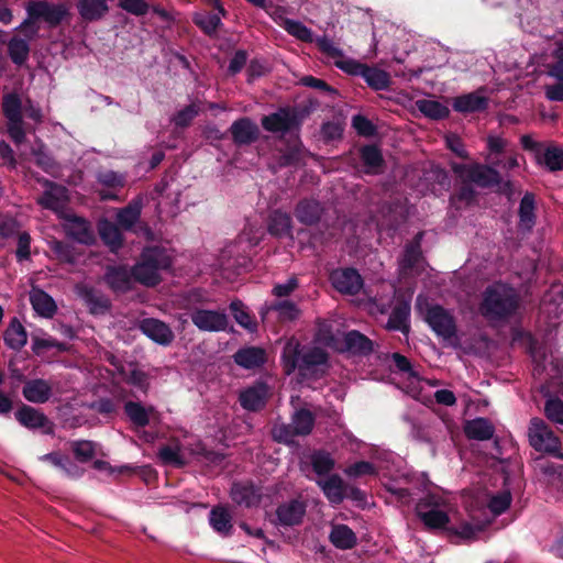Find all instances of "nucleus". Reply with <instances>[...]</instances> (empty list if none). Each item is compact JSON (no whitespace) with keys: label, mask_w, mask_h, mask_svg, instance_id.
Listing matches in <instances>:
<instances>
[{"label":"nucleus","mask_w":563,"mask_h":563,"mask_svg":"<svg viewBox=\"0 0 563 563\" xmlns=\"http://www.w3.org/2000/svg\"><path fill=\"white\" fill-rule=\"evenodd\" d=\"M234 362L245 368L254 369L263 366L266 362V353L257 346H245L239 349L233 355Z\"/></svg>","instance_id":"31"},{"label":"nucleus","mask_w":563,"mask_h":563,"mask_svg":"<svg viewBox=\"0 0 563 563\" xmlns=\"http://www.w3.org/2000/svg\"><path fill=\"white\" fill-rule=\"evenodd\" d=\"M316 341L340 353L367 355L373 351L372 341L361 332L352 330L333 333L327 324L319 328Z\"/></svg>","instance_id":"6"},{"label":"nucleus","mask_w":563,"mask_h":563,"mask_svg":"<svg viewBox=\"0 0 563 563\" xmlns=\"http://www.w3.org/2000/svg\"><path fill=\"white\" fill-rule=\"evenodd\" d=\"M262 126L272 133L286 134L298 126V121L294 112L282 108L274 113L263 117Z\"/></svg>","instance_id":"18"},{"label":"nucleus","mask_w":563,"mask_h":563,"mask_svg":"<svg viewBox=\"0 0 563 563\" xmlns=\"http://www.w3.org/2000/svg\"><path fill=\"white\" fill-rule=\"evenodd\" d=\"M465 435L472 440L485 441L493 438L495 428L486 418H475L464 426Z\"/></svg>","instance_id":"38"},{"label":"nucleus","mask_w":563,"mask_h":563,"mask_svg":"<svg viewBox=\"0 0 563 563\" xmlns=\"http://www.w3.org/2000/svg\"><path fill=\"white\" fill-rule=\"evenodd\" d=\"M323 494L332 505H339L345 497V488L343 481L339 475L328 476L325 479L318 482Z\"/></svg>","instance_id":"39"},{"label":"nucleus","mask_w":563,"mask_h":563,"mask_svg":"<svg viewBox=\"0 0 563 563\" xmlns=\"http://www.w3.org/2000/svg\"><path fill=\"white\" fill-rule=\"evenodd\" d=\"M268 396V385L263 380H257L252 386L241 390L239 400L244 409L249 411H256L265 406Z\"/></svg>","instance_id":"17"},{"label":"nucleus","mask_w":563,"mask_h":563,"mask_svg":"<svg viewBox=\"0 0 563 563\" xmlns=\"http://www.w3.org/2000/svg\"><path fill=\"white\" fill-rule=\"evenodd\" d=\"M142 211V199L137 198L132 200L126 207L120 209L117 213V222L125 230L139 221Z\"/></svg>","instance_id":"43"},{"label":"nucleus","mask_w":563,"mask_h":563,"mask_svg":"<svg viewBox=\"0 0 563 563\" xmlns=\"http://www.w3.org/2000/svg\"><path fill=\"white\" fill-rule=\"evenodd\" d=\"M191 322L203 332H221L228 327V316L224 311L212 309H195L190 312Z\"/></svg>","instance_id":"13"},{"label":"nucleus","mask_w":563,"mask_h":563,"mask_svg":"<svg viewBox=\"0 0 563 563\" xmlns=\"http://www.w3.org/2000/svg\"><path fill=\"white\" fill-rule=\"evenodd\" d=\"M3 341L4 344L13 351H20L26 345V330L16 317L10 320L3 333Z\"/></svg>","instance_id":"34"},{"label":"nucleus","mask_w":563,"mask_h":563,"mask_svg":"<svg viewBox=\"0 0 563 563\" xmlns=\"http://www.w3.org/2000/svg\"><path fill=\"white\" fill-rule=\"evenodd\" d=\"M273 438L277 442L290 444L295 441V438L299 434L295 432L292 422L290 423H278L273 427Z\"/></svg>","instance_id":"57"},{"label":"nucleus","mask_w":563,"mask_h":563,"mask_svg":"<svg viewBox=\"0 0 563 563\" xmlns=\"http://www.w3.org/2000/svg\"><path fill=\"white\" fill-rule=\"evenodd\" d=\"M209 523L216 532L223 537H228L232 532V515L227 507H213L209 512Z\"/></svg>","instance_id":"37"},{"label":"nucleus","mask_w":563,"mask_h":563,"mask_svg":"<svg viewBox=\"0 0 563 563\" xmlns=\"http://www.w3.org/2000/svg\"><path fill=\"white\" fill-rule=\"evenodd\" d=\"M424 320L432 331L453 347H459L460 340L456 334V324L453 314L440 305H428Z\"/></svg>","instance_id":"8"},{"label":"nucleus","mask_w":563,"mask_h":563,"mask_svg":"<svg viewBox=\"0 0 563 563\" xmlns=\"http://www.w3.org/2000/svg\"><path fill=\"white\" fill-rule=\"evenodd\" d=\"M230 310L235 321L244 329L253 332L256 330V323L245 309V306L240 300H233L230 303Z\"/></svg>","instance_id":"54"},{"label":"nucleus","mask_w":563,"mask_h":563,"mask_svg":"<svg viewBox=\"0 0 563 563\" xmlns=\"http://www.w3.org/2000/svg\"><path fill=\"white\" fill-rule=\"evenodd\" d=\"M198 108L195 104H189L177 111L172 121L176 126L185 128L190 124V122L198 115Z\"/></svg>","instance_id":"61"},{"label":"nucleus","mask_w":563,"mask_h":563,"mask_svg":"<svg viewBox=\"0 0 563 563\" xmlns=\"http://www.w3.org/2000/svg\"><path fill=\"white\" fill-rule=\"evenodd\" d=\"M539 163H543L549 170H562L563 169V150L559 147H548L542 156L538 157Z\"/></svg>","instance_id":"56"},{"label":"nucleus","mask_w":563,"mask_h":563,"mask_svg":"<svg viewBox=\"0 0 563 563\" xmlns=\"http://www.w3.org/2000/svg\"><path fill=\"white\" fill-rule=\"evenodd\" d=\"M552 57L549 75L556 79V82L545 87V96L551 101H563V41L555 44Z\"/></svg>","instance_id":"14"},{"label":"nucleus","mask_w":563,"mask_h":563,"mask_svg":"<svg viewBox=\"0 0 563 563\" xmlns=\"http://www.w3.org/2000/svg\"><path fill=\"white\" fill-rule=\"evenodd\" d=\"M492 522V519H486L481 522H461L456 528H454V533L463 540H474L477 538L478 533L484 531L485 528Z\"/></svg>","instance_id":"51"},{"label":"nucleus","mask_w":563,"mask_h":563,"mask_svg":"<svg viewBox=\"0 0 563 563\" xmlns=\"http://www.w3.org/2000/svg\"><path fill=\"white\" fill-rule=\"evenodd\" d=\"M263 235L261 228L247 224L234 242L229 243L221 250L219 267L223 277L230 278L231 274L238 275L251 267L250 252L260 244Z\"/></svg>","instance_id":"4"},{"label":"nucleus","mask_w":563,"mask_h":563,"mask_svg":"<svg viewBox=\"0 0 563 563\" xmlns=\"http://www.w3.org/2000/svg\"><path fill=\"white\" fill-rule=\"evenodd\" d=\"M416 514L430 529H442L449 523L445 500L438 495L428 494L420 498L416 505Z\"/></svg>","instance_id":"9"},{"label":"nucleus","mask_w":563,"mask_h":563,"mask_svg":"<svg viewBox=\"0 0 563 563\" xmlns=\"http://www.w3.org/2000/svg\"><path fill=\"white\" fill-rule=\"evenodd\" d=\"M49 249L60 261L70 264L75 262L73 247L67 243L59 240H53L49 242Z\"/></svg>","instance_id":"64"},{"label":"nucleus","mask_w":563,"mask_h":563,"mask_svg":"<svg viewBox=\"0 0 563 563\" xmlns=\"http://www.w3.org/2000/svg\"><path fill=\"white\" fill-rule=\"evenodd\" d=\"M330 541L335 548L347 550L356 544V536L346 525H335L331 529Z\"/></svg>","instance_id":"41"},{"label":"nucleus","mask_w":563,"mask_h":563,"mask_svg":"<svg viewBox=\"0 0 563 563\" xmlns=\"http://www.w3.org/2000/svg\"><path fill=\"white\" fill-rule=\"evenodd\" d=\"M223 15L217 11L216 13L197 12L194 15V22L208 35L214 34L221 23Z\"/></svg>","instance_id":"47"},{"label":"nucleus","mask_w":563,"mask_h":563,"mask_svg":"<svg viewBox=\"0 0 563 563\" xmlns=\"http://www.w3.org/2000/svg\"><path fill=\"white\" fill-rule=\"evenodd\" d=\"M124 410L129 419L137 427H145L150 422V413L140 402L128 401Z\"/></svg>","instance_id":"52"},{"label":"nucleus","mask_w":563,"mask_h":563,"mask_svg":"<svg viewBox=\"0 0 563 563\" xmlns=\"http://www.w3.org/2000/svg\"><path fill=\"white\" fill-rule=\"evenodd\" d=\"M511 501H512V496H511L510 490H508V489H505V490L498 492L497 494L492 495L489 497L488 504H487V507L493 516V518H490V519L493 520L495 517L500 516L501 514L506 512L509 509Z\"/></svg>","instance_id":"48"},{"label":"nucleus","mask_w":563,"mask_h":563,"mask_svg":"<svg viewBox=\"0 0 563 563\" xmlns=\"http://www.w3.org/2000/svg\"><path fill=\"white\" fill-rule=\"evenodd\" d=\"M23 397L32 404H45L53 396L52 384L43 378L27 379L22 388Z\"/></svg>","instance_id":"24"},{"label":"nucleus","mask_w":563,"mask_h":563,"mask_svg":"<svg viewBox=\"0 0 563 563\" xmlns=\"http://www.w3.org/2000/svg\"><path fill=\"white\" fill-rule=\"evenodd\" d=\"M295 432L299 435H308L314 424V416L307 409L297 410L291 418Z\"/></svg>","instance_id":"50"},{"label":"nucleus","mask_w":563,"mask_h":563,"mask_svg":"<svg viewBox=\"0 0 563 563\" xmlns=\"http://www.w3.org/2000/svg\"><path fill=\"white\" fill-rule=\"evenodd\" d=\"M453 172L464 181L473 183L483 188H492L498 186L499 191L510 197L512 195L511 180H503L499 172L495 166L482 164H455Z\"/></svg>","instance_id":"7"},{"label":"nucleus","mask_w":563,"mask_h":563,"mask_svg":"<svg viewBox=\"0 0 563 563\" xmlns=\"http://www.w3.org/2000/svg\"><path fill=\"white\" fill-rule=\"evenodd\" d=\"M173 265V256L168 250L159 246H147L141 253L140 262L132 267L134 280L154 287L161 282V272Z\"/></svg>","instance_id":"5"},{"label":"nucleus","mask_w":563,"mask_h":563,"mask_svg":"<svg viewBox=\"0 0 563 563\" xmlns=\"http://www.w3.org/2000/svg\"><path fill=\"white\" fill-rule=\"evenodd\" d=\"M488 107V98L484 89L460 95L452 100L454 111L463 114L481 112Z\"/></svg>","instance_id":"21"},{"label":"nucleus","mask_w":563,"mask_h":563,"mask_svg":"<svg viewBox=\"0 0 563 563\" xmlns=\"http://www.w3.org/2000/svg\"><path fill=\"white\" fill-rule=\"evenodd\" d=\"M318 48L327 57L333 60L335 67L351 76L362 77L368 87L374 90H386L390 85V76L387 71L377 67L363 64L344 54L343 49L328 36L317 40Z\"/></svg>","instance_id":"3"},{"label":"nucleus","mask_w":563,"mask_h":563,"mask_svg":"<svg viewBox=\"0 0 563 563\" xmlns=\"http://www.w3.org/2000/svg\"><path fill=\"white\" fill-rule=\"evenodd\" d=\"M307 511V505L300 498H294L282 503L275 510V525L280 527H294L302 522Z\"/></svg>","instance_id":"15"},{"label":"nucleus","mask_w":563,"mask_h":563,"mask_svg":"<svg viewBox=\"0 0 563 563\" xmlns=\"http://www.w3.org/2000/svg\"><path fill=\"white\" fill-rule=\"evenodd\" d=\"M67 200V189L64 186L49 181L43 195L37 199V203L45 209L60 212L64 210Z\"/></svg>","instance_id":"26"},{"label":"nucleus","mask_w":563,"mask_h":563,"mask_svg":"<svg viewBox=\"0 0 563 563\" xmlns=\"http://www.w3.org/2000/svg\"><path fill=\"white\" fill-rule=\"evenodd\" d=\"M313 471L318 475L328 474L334 466V460L331 454L324 451H316L310 456Z\"/></svg>","instance_id":"55"},{"label":"nucleus","mask_w":563,"mask_h":563,"mask_svg":"<svg viewBox=\"0 0 563 563\" xmlns=\"http://www.w3.org/2000/svg\"><path fill=\"white\" fill-rule=\"evenodd\" d=\"M410 301L402 300L397 302L391 309L386 328L402 333L409 332Z\"/></svg>","instance_id":"36"},{"label":"nucleus","mask_w":563,"mask_h":563,"mask_svg":"<svg viewBox=\"0 0 563 563\" xmlns=\"http://www.w3.org/2000/svg\"><path fill=\"white\" fill-rule=\"evenodd\" d=\"M140 330L144 335L162 346H168L174 341L170 327L155 318H146L140 322Z\"/></svg>","instance_id":"20"},{"label":"nucleus","mask_w":563,"mask_h":563,"mask_svg":"<svg viewBox=\"0 0 563 563\" xmlns=\"http://www.w3.org/2000/svg\"><path fill=\"white\" fill-rule=\"evenodd\" d=\"M284 23V30L291 36L296 37L299 41L306 42V43H312L317 42V40L320 37L313 36V32L311 29L306 26L301 21L299 20H286L283 21Z\"/></svg>","instance_id":"46"},{"label":"nucleus","mask_w":563,"mask_h":563,"mask_svg":"<svg viewBox=\"0 0 563 563\" xmlns=\"http://www.w3.org/2000/svg\"><path fill=\"white\" fill-rule=\"evenodd\" d=\"M272 309L278 312V317L284 320H295L299 316L297 305L289 300H282L272 306Z\"/></svg>","instance_id":"63"},{"label":"nucleus","mask_w":563,"mask_h":563,"mask_svg":"<svg viewBox=\"0 0 563 563\" xmlns=\"http://www.w3.org/2000/svg\"><path fill=\"white\" fill-rule=\"evenodd\" d=\"M79 297L88 306L91 313H104L110 309L109 299L92 287L82 286L77 288Z\"/></svg>","instance_id":"35"},{"label":"nucleus","mask_w":563,"mask_h":563,"mask_svg":"<svg viewBox=\"0 0 563 563\" xmlns=\"http://www.w3.org/2000/svg\"><path fill=\"white\" fill-rule=\"evenodd\" d=\"M76 8L87 22L101 20L109 11L108 0H77Z\"/></svg>","instance_id":"33"},{"label":"nucleus","mask_w":563,"mask_h":563,"mask_svg":"<svg viewBox=\"0 0 563 563\" xmlns=\"http://www.w3.org/2000/svg\"><path fill=\"white\" fill-rule=\"evenodd\" d=\"M157 456L165 465L183 466L185 460L178 443L162 445L158 449Z\"/></svg>","instance_id":"49"},{"label":"nucleus","mask_w":563,"mask_h":563,"mask_svg":"<svg viewBox=\"0 0 563 563\" xmlns=\"http://www.w3.org/2000/svg\"><path fill=\"white\" fill-rule=\"evenodd\" d=\"M545 415L551 421L563 426V401L556 397H550L545 402Z\"/></svg>","instance_id":"60"},{"label":"nucleus","mask_w":563,"mask_h":563,"mask_svg":"<svg viewBox=\"0 0 563 563\" xmlns=\"http://www.w3.org/2000/svg\"><path fill=\"white\" fill-rule=\"evenodd\" d=\"M540 312L549 320V327L556 325L563 314V284L551 285L541 300Z\"/></svg>","instance_id":"16"},{"label":"nucleus","mask_w":563,"mask_h":563,"mask_svg":"<svg viewBox=\"0 0 563 563\" xmlns=\"http://www.w3.org/2000/svg\"><path fill=\"white\" fill-rule=\"evenodd\" d=\"M98 229L101 240L111 252H117L122 246L123 236L114 223L104 219L99 222Z\"/></svg>","instance_id":"40"},{"label":"nucleus","mask_w":563,"mask_h":563,"mask_svg":"<svg viewBox=\"0 0 563 563\" xmlns=\"http://www.w3.org/2000/svg\"><path fill=\"white\" fill-rule=\"evenodd\" d=\"M332 287L342 295H357L364 286L361 274L352 267L333 269L329 275Z\"/></svg>","instance_id":"12"},{"label":"nucleus","mask_w":563,"mask_h":563,"mask_svg":"<svg viewBox=\"0 0 563 563\" xmlns=\"http://www.w3.org/2000/svg\"><path fill=\"white\" fill-rule=\"evenodd\" d=\"M536 209V196L527 191L522 196L518 208V230L520 232L530 233L533 230L537 222Z\"/></svg>","instance_id":"25"},{"label":"nucleus","mask_w":563,"mask_h":563,"mask_svg":"<svg viewBox=\"0 0 563 563\" xmlns=\"http://www.w3.org/2000/svg\"><path fill=\"white\" fill-rule=\"evenodd\" d=\"M8 54L15 65H23L30 55V41L13 36L8 43Z\"/></svg>","instance_id":"44"},{"label":"nucleus","mask_w":563,"mask_h":563,"mask_svg":"<svg viewBox=\"0 0 563 563\" xmlns=\"http://www.w3.org/2000/svg\"><path fill=\"white\" fill-rule=\"evenodd\" d=\"M73 451L77 460L87 462L93 457L96 444L89 440L75 441L73 442Z\"/></svg>","instance_id":"58"},{"label":"nucleus","mask_w":563,"mask_h":563,"mask_svg":"<svg viewBox=\"0 0 563 563\" xmlns=\"http://www.w3.org/2000/svg\"><path fill=\"white\" fill-rule=\"evenodd\" d=\"M508 141L499 135H488L487 136V150L488 156L487 161L492 163V161H496L494 156L500 155L503 153H507Z\"/></svg>","instance_id":"59"},{"label":"nucleus","mask_w":563,"mask_h":563,"mask_svg":"<svg viewBox=\"0 0 563 563\" xmlns=\"http://www.w3.org/2000/svg\"><path fill=\"white\" fill-rule=\"evenodd\" d=\"M2 111L8 120L7 130L11 140L20 145L25 140V130L22 120V102L16 93H7L2 99Z\"/></svg>","instance_id":"10"},{"label":"nucleus","mask_w":563,"mask_h":563,"mask_svg":"<svg viewBox=\"0 0 563 563\" xmlns=\"http://www.w3.org/2000/svg\"><path fill=\"white\" fill-rule=\"evenodd\" d=\"M421 257L420 243L409 244L405 247L401 258L399 260V269L406 273L408 269L413 268Z\"/></svg>","instance_id":"53"},{"label":"nucleus","mask_w":563,"mask_h":563,"mask_svg":"<svg viewBox=\"0 0 563 563\" xmlns=\"http://www.w3.org/2000/svg\"><path fill=\"white\" fill-rule=\"evenodd\" d=\"M104 280L109 287L115 292H126L132 288L134 277L132 269L126 266H109L104 274Z\"/></svg>","instance_id":"28"},{"label":"nucleus","mask_w":563,"mask_h":563,"mask_svg":"<svg viewBox=\"0 0 563 563\" xmlns=\"http://www.w3.org/2000/svg\"><path fill=\"white\" fill-rule=\"evenodd\" d=\"M324 213V208L318 200L302 199L295 208L297 220L305 225L317 224Z\"/></svg>","instance_id":"29"},{"label":"nucleus","mask_w":563,"mask_h":563,"mask_svg":"<svg viewBox=\"0 0 563 563\" xmlns=\"http://www.w3.org/2000/svg\"><path fill=\"white\" fill-rule=\"evenodd\" d=\"M352 126L358 135L369 137L376 133V128L366 117L355 114L352 118Z\"/></svg>","instance_id":"62"},{"label":"nucleus","mask_w":563,"mask_h":563,"mask_svg":"<svg viewBox=\"0 0 563 563\" xmlns=\"http://www.w3.org/2000/svg\"><path fill=\"white\" fill-rule=\"evenodd\" d=\"M267 231L275 238L292 239V219L288 212L274 210L267 219Z\"/></svg>","instance_id":"30"},{"label":"nucleus","mask_w":563,"mask_h":563,"mask_svg":"<svg viewBox=\"0 0 563 563\" xmlns=\"http://www.w3.org/2000/svg\"><path fill=\"white\" fill-rule=\"evenodd\" d=\"M282 365L286 375L297 372L301 379H317L327 373L329 357L319 346L302 345L296 339H290L283 347Z\"/></svg>","instance_id":"1"},{"label":"nucleus","mask_w":563,"mask_h":563,"mask_svg":"<svg viewBox=\"0 0 563 563\" xmlns=\"http://www.w3.org/2000/svg\"><path fill=\"white\" fill-rule=\"evenodd\" d=\"M31 19L43 20L49 26H57L68 15L69 9L65 3H51L47 1H32L26 7Z\"/></svg>","instance_id":"11"},{"label":"nucleus","mask_w":563,"mask_h":563,"mask_svg":"<svg viewBox=\"0 0 563 563\" xmlns=\"http://www.w3.org/2000/svg\"><path fill=\"white\" fill-rule=\"evenodd\" d=\"M19 423L30 430L45 428L44 433H52V423L48 418L38 409L22 405L14 413Z\"/></svg>","instance_id":"23"},{"label":"nucleus","mask_w":563,"mask_h":563,"mask_svg":"<svg viewBox=\"0 0 563 563\" xmlns=\"http://www.w3.org/2000/svg\"><path fill=\"white\" fill-rule=\"evenodd\" d=\"M230 132L236 145H249L255 142L260 134L258 126L250 118L235 120L230 126Z\"/></svg>","instance_id":"27"},{"label":"nucleus","mask_w":563,"mask_h":563,"mask_svg":"<svg viewBox=\"0 0 563 563\" xmlns=\"http://www.w3.org/2000/svg\"><path fill=\"white\" fill-rule=\"evenodd\" d=\"M415 104L426 118L432 120H442L448 118L450 114V109L442 102L434 99H419Z\"/></svg>","instance_id":"42"},{"label":"nucleus","mask_w":563,"mask_h":563,"mask_svg":"<svg viewBox=\"0 0 563 563\" xmlns=\"http://www.w3.org/2000/svg\"><path fill=\"white\" fill-rule=\"evenodd\" d=\"M361 159L367 174H378L383 165V155L375 145H365L361 148Z\"/></svg>","instance_id":"45"},{"label":"nucleus","mask_w":563,"mask_h":563,"mask_svg":"<svg viewBox=\"0 0 563 563\" xmlns=\"http://www.w3.org/2000/svg\"><path fill=\"white\" fill-rule=\"evenodd\" d=\"M230 497L239 506L253 508L261 504L263 492L262 487L251 482L233 483L230 489Z\"/></svg>","instance_id":"19"},{"label":"nucleus","mask_w":563,"mask_h":563,"mask_svg":"<svg viewBox=\"0 0 563 563\" xmlns=\"http://www.w3.org/2000/svg\"><path fill=\"white\" fill-rule=\"evenodd\" d=\"M65 231L69 238L85 245H92L96 241L90 222L77 216H69L65 219Z\"/></svg>","instance_id":"22"},{"label":"nucleus","mask_w":563,"mask_h":563,"mask_svg":"<svg viewBox=\"0 0 563 563\" xmlns=\"http://www.w3.org/2000/svg\"><path fill=\"white\" fill-rule=\"evenodd\" d=\"M30 302L36 314L46 319L53 318L57 311V305L53 297L41 288H32Z\"/></svg>","instance_id":"32"},{"label":"nucleus","mask_w":563,"mask_h":563,"mask_svg":"<svg viewBox=\"0 0 563 563\" xmlns=\"http://www.w3.org/2000/svg\"><path fill=\"white\" fill-rule=\"evenodd\" d=\"M520 308L519 291L506 283L496 282L483 291L478 311L490 325L500 327L515 319Z\"/></svg>","instance_id":"2"}]
</instances>
